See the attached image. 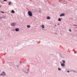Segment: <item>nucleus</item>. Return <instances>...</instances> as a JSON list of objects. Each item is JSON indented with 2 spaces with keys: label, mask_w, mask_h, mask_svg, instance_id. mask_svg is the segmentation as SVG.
Wrapping results in <instances>:
<instances>
[{
  "label": "nucleus",
  "mask_w": 77,
  "mask_h": 77,
  "mask_svg": "<svg viewBox=\"0 0 77 77\" xmlns=\"http://www.w3.org/2000/svg\"><path fill=\"white\" fill-rule=\"evenodd\" d=\"M7 1V0H3V2H6Z\"/></svg>",
  "instance_id": "2eb2a0df"
},
{
  "label": "nucleus",
  "mask_w": 77,
  "mask_h": 77,
  "mask_svg": "<svg viewBox=\"0 0 77 77\" xmlns=\"http://www.w3.org/2000/svg\"><path fill=\"white\" fill-rule=\"evenodd\" d=\"M15 31H16V32H18V31H19V29L17 28L15 29Z\"/></svg>",
  "instance_id": "423d86ee"
},
{
  "label": "nucleus",
  "mask_w": 77,
  "mask_h": 77,
  "mask_svg": "<svg viewBox=\"0 0 77 77\" xmlns=\"http://www.w3.org/2000/svg\"><path fill=\"white\" fill-rule=\"evenodd\" d=\"M65 15V14H62L60 15V17H62V16H64Z\"/></svg>",
  "instance_id": "39448f33"
},
{
  "label": "nucleus",
  "mask_w": 77,
  "mask_h": 77,
  "mask_svg": "<svg viewBox=\"0 0 77 77\" xmlns=\"http://www.w3.org/2000/svg\"><path fill=\"white\" fill-rule=\"evenodd\" d=\"M0 18L1 19H2V18H2V17H1Z\"/></svg>",
  "instance_id": "6ab92c4d"
},
{
  "label": "nucleus",
  "mask_w": 77,
  "mask_h": 77,
  "mask_svg": "<svg viewBox=\"0 0 77 77\" xmlns=\"http://www.w3.org/2000/svg\"><path fill=\"white\" fill-rule=\"evenodd\" d=\"M47 20H50V17H47Z\"/></svg>",
  "instance_id": "0eeeda50"
},
{
  "label": "nucleus",
  "mask_w": 77,
  "mask_h": 77,
  "mask_svg": "<svg viewBox=\"0 0 77 77\" xmlns=\"http://www.w3.org/2000/svg\"><path fill=\"white\" fill-rule=\"evenodd\" d=\"M63 63H65V60H63Z\"/></svg>",
  "instance_id": "9b49d317"
},
{
  "label": "nucleus",
  "mask_w": 77,
  "mask_h": 77,
  "mask_svg": "<svg viewBox=\"0 0 77 77\" xmlns=\"http://www.w3.org/2000/svg\"><path fill=\"white\" fill-rule=\"evenodd\" d=\"M0 7L1 8L2 7V6L1 5H0Z\"/></svg>",
  "instance_id": "412c9836"
},
{
  "label": "nucleus",
  "mask_w": 77,
  "mask_h": 77,
  "mask_svg": "<svg viewBox=\"0 0 77 77\" xmlns=\"http://www.w3.org/2000/svg\"><path fill=\"white\" fill-rule=\"evenodd\" d=\"M11 2H9V5H11Z\"/></svg>",
  "instance_id": "ddd939ff"
},
{
  "label": "nucleus",
  "mask_w": 77,
  "mask_h": 77,
  "mask_svg": "<svg viewBox=\"0 0 77 77\" xmlns=\"http://www.w3.org/2000/svg\"><path fill=\"white\" fill-rule=\"evenodd\" d=\"M58 20L59 21H61V19H60V18H59Z\"/></svg>",
  "instance_id": "f8f14e48"
},
{
  "label": "nucleus",
  "mask_w": 77,
  "mask_h": 77,
  "mask_svg": "<svg viewBox=\"0 0 77 77\" xmlns=\"http://www.w3.org/2000/svg\"><path fill=\"white\" fill-rule=\"evenodd\" d=\"M11 12L13 14H14V13H15V12L13 10L11 11Z\"/></svg>",
  "instance_id": "6e6552de"
},
{
  "label": "nucleus",
  "mask_w": 77,
  "mask_h": 77,
  "mask_svg": "<svg viewBox=\"0 0 77 77\" xmlns=\"http://www.w3.org/2000/svg\"><path fill=\"white\" fill-rule=\"evenodd\" d=\"M42 28H43V29H44V28H45V27L44 25H42Z\"/></svg>",
  "instance_id": "9d476101"
},
{
  "label": "nucleus",
  "mask_w": 77,
  "mask_h": 77,
  "mask_svg": "<svg viewBox=\"0 0 77 77\" xmlns=\"http://www.w3.org/2000/svg\"><path fill=\"white\" fill-rule=\"evenodd\" d=\"M54 28H55V27H54Z\"/></svg>",
  "instance_id": "393cba45"
},
{
  "label": "nucleus",
  "mask_w": 77,
  "mask_h": 77,
  "mask_svg": "<svg viewBox=\"0 0 77 77\" xmlns=\"http://www.w3.org/2000/svg\"><path fill=\"white\" fill-rule=\"evenodd\" d=\"M28 14L29 16H30V17H32V12H31V11H28Z\"/></svg>",
  "instance_id": "f257e3e1"
},
{
  "label": "nucleus",
  "mask_w": 77,
  "mask_h": 77,
  "mask_svg": "<svg viewBox=\"0 0 77 77\" xmlns=\"http://www.w3.org/2000/svg\"><path fill=\"white\" fill-rule=\"evenodd\" d=\"M16 25V23H12L11 24V26H15Z\"/></svg>",
  "instance_id": "f03ea898"
},
{
  "label": "nucleus",
  "mask_w": 77,
  "mask_h": 77,
  "mask_svg": "<svg viewBox=\"0 0 77 77\" xmlns=\"http://www.w3.org/2000/svg\"><path fill=\"white\" fill-rule=\"evenodd\" d=\"M59 24H60L59 23L58 24V25H59Z\"/></svg>",
  "instance_id": "5701e85b"
},
{
  "label": "nucleus",
  "mask_w": 77,
  "mask_h": 77,
  "mask_svg": "<svg viewBox=\"0 0 77 77\" xmlns=\"http://www.w3.org/2000/svg\"><path fill=\"white\" fill-rule=\"evenodd\" d=\"M62 66H65V64H64L63 63H62L60 62Z\"/></svg>",
  "instance_id": "20e7f679"
},
{
  "label": "nucleus",
  "mask_w": 77,
  "mask_h": 77,
  "mask_svg": "<svg viewBox=\"0 0 77 77\" xmlns=\"http://www.w3.org/2000/svg\"><path fill=\"white\" fill-rule=\"evenodd\" d=\"M27 27H28V28H30V26L29 25H27Z\"/></svg>",
  "instance_id": "1a4fd4ad"
},
{
  "label": "nucleus",
  "mask_w": 77,
  "mask_h": 77,
  "mask_svg": "<svg viewBox=\"0 0 77 77\" xmlns=\"http://www.w3.org/2000/svg\"><path fill=\"white\" fill-rule=\"evenodd\" d=\"M69 32H71V29H69Z\"/></svg>",
  "instance_id": "a211bd4d"
},
{
  "label": "nucleus",
  "mask_w": 77,
  "mask_h": 77,
  "mask_svg": "<svg viewBox=\"0 0 77 77\" xmlns=\"http://www.w3.org/2000/svg\"><path fill=\"white\" fill-rule=\"evenodd\" d=\"M74 26H77V25H74Z\"/></svg>",
  "instance_id": "b1692460"
},
{
  "label": "nucleus",
  "mask_w": 77,
  "mask_h": 77,
  "mask_svg": "<svg viewBox=\"0 0 77 77\" xmlns=\"http://www.w3.org/2000/svg\"><path fill=\"white\" fill-rule=\"evenodd\" d=\"M20 63H22V62H21V61H20Z\"/></svg>",
  "instance_id": "f3484780"
},
{
  "label": "nucleus",
  "mask_w": 77,
  "mask_h": 77,
  "mask_svg": "<svg viewBox=\"0 0 77 77\" xmlns=\"http://www.w3.org/2000/svg\"><path fill=\"white\" fill-rule=\"evenodd\" d=\"M69 72V71H67V72Z\"/></svg>",
  "instance_id": "aec40b11"
},
{
  "label": "nucleus",
  "mask_w": 77,
  "mask_h": 77,
  "mask_svg": "<svg viewBox=\"0 0 77 77\" xmlns=\"http://www.w3.org/2000/svg\"><path fill=\"white\" fill-rule=\"evenodd\" d=\"M1 13H3V14L4 13V12L3 11H1Z\"/></svg>",
  "instance_id": "dca6fc26"
},
{
  "label": "nucleus",
  "mask_w": 77,
  "mask_h": 77,
  "mask_svg": "<svg viewBox=\"0 0 77 77\" xmlns=\"http://www.w3.org/2000/svg\"><path fill=\"white\" fill-rule=\"evenodd\" d=\"M55 27H56V25H55Z\"/></svg>",
  "instance_id": "4be33fe9"
},
{
  "label": "nucleus",
  "mask_w": 77,
  "mask_h": 77,
  "mask_svg": "<svg viewBox=\"0 0 77 77\" xmlns=\"http://www.w3.org/2000/svg\"><path fill=\"white\" fill-rule=\"evenodd\" d=\"M58 70H62V69H60L59 68H58Z\"/></svg>",
  "instance_id": "4468645a"
},
{
  "label": "nucleus",
  "mask_w": 77,
  "mask_h": 77,
  "mask_svg": "<svg viewBox=\"0 0 77 77\" xmlns=\"http://www.w3.org/2000/svg\"><path fill=\"white\" fill-rule=\"evenodd\" d=\"M2 73H3V74H0V76H1V75H6V74L5 73V72H2Z\"/></svg>",
  "instance_id": "7ed1b4c3"
}]
</instances>
